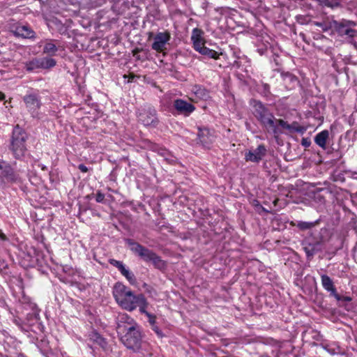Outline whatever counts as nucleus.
<instances>
[{"mask_svg": "<svg viewBox=\"0 0 357 357\" xmlns=\"http://www.w3.org/2000/svg\"><path fill=\"white\" fill-rule=\"evenodd\" d=\"M316 24L319 26H321V23H319V22H317Z\"/></svg>", "mask_w": 357, "mask_h": 357, "instance_id": "47", "label": "nucleus"}, {"mask_svg": "<svg viewBox=\"0 0 357 357\" xmlns=\"http://www.w3.org/2000/svg\"><path fill=\"white\" fill-rule=\"evenodd\" d=\"M203 34H204V32L202 30H201L198 28L193 29L192 31L191 38H190L191 41L195 42V41L203 40V38H202Z\"/></svg>", "mask_w": 357, "mask_h": 357, "instance_id": "30", "label": "nucleus"}, {"mask_svg": "<svg viewBox=\"0 0 357 357\" xmlns=\"http://www.w3.org/2000/svg\"><path fill=\"white\" fill-rule=\"evenodd\" d=\"M104 199H105V195L103 193H102L101 192L98 191L96 195V201L98 203H102V202H103Z\"/></svg>", "mask_w": 357, "mask_h": 357, "instance_id": "35", "label": "nucleus"}, {"mask_svg": "<svg viewBox=\"0 0 357 357\" xmlns=\"http://www.w3.org/2000/svg\"><path fill=\"white\" fill-rule=\"evenodd\" d=\"M321 280L323 288L335 299H340V295L337 293L336 288L331 278L328 275L323 274L321 275Z\"/></svg>", "mask_w": 357, "mask_h": 357, "instance_id": "16", "label": "nucleus"}, {"mask_svg": "<svg viewBox=\"0 0 357 357\" xmlns=\"http://www.w3.org/2000/svg\"><path fill=\"white\" fill-rule=\"evenodd\" d=\"M259 357H270V356H267V355H262V356H259Z\"/></svg>", "mask_w": 357, "mask_h": 357, "instance_id": "49", "label": "nucleus"}, {"mask_svg": "<svg viewBox=\"0 0 357 357\" xmlns=\"http://www.w3.org/2000/svg\"><path fill=\"white\" fill-rule=\"evenodd\" d=\"M137 117L139 122L145 126L155 127L158 123L157 112L150 105H144L138 110Z\"/></svg>", "mask_w": 357, "mask_h": 357, "instance_id": "8", "label": "nucleus"}, {"mask_svg": "<svg viewBox=\"0 0 357 357\" xmlns=\"http://www.w3.org/2000/svg\"><path fill=\"white\" fill-rule=\"evenodd\" d=\"M192 91L196 96V98L200 100H206L209 97L208 90H206L203 86L195 85L192 88Z\"/></svg>", "mask_w": 357, "mask_h": 357, "instance_id": "23", "label": "nucleus"}, {"mask_svg": "<svg viewBox=\"0 0 357 357\" xmlns=\"http://www.w3.org/2000/svg\"><path fill=\"white\" fill-rule=\"evenodd\" d=\"M329 137V132L327 130H324L321 132L317 133L314 137V142L319 147L323 149H326V142Z\"/></svg>", "mask_w": 357, "mask_h": 357, "instance_id": "20", "label": "nucleus"}, {"mask_svg": "<svg viewBox=\"0 0 357 357\" xmlns=\"http://www.w3.org/2000/svg\"><path fill=\"white\" fill-rule=\"evenodd\" d=\"M119 271L130 284H135L136 282L135 275L128 268H126V266L119 270Z\"/></svg>", "mask_w": 357, "mask_h": 357, "instance_id": "26", "label": "nucleus"}, {"mask_svg": "<svg viewBox=\"0 0 357 357\" xmlns=\"http://www.w3.org/2000/svg\"><path fill=\"white\" fill-rule=\"evenodd\" d=\"M91 1H92V3L96 6H101L105 1V0H91Z\"/></svg>", "mask_w": 357, "mask_h": 357, "instance_id": "39", "label": "nucleus"}, {"mask_svg": "<svg viewBox=\"0 0 357 357\" xmlns=\"http://www.w3.org/2000/svg\"><path fill=\"white\" fill-rule=\"evenodd\" d=\"M28 138L26 132L18 126H15L13 130L10 149L15 158L22 157L26 151V141Z\"/></svg>", "mask_w": 357, "mask_h": 357, "instance_id": "5", "label": "nucleus"}, {"mask_svg": "<svg viewBox=\"0 0 357 357\" xmlns=\"http://www.w3.org/2000/svg\"><path fill=\"white\" fill-rule=\"evenodd\" d=\"M338 301L350 302L352 298L350 296H342L340 295V299H336Z\"/></svg>", "mask_w": 357, "mask_h": 357, "instance_id": "37", "label": "nucleus"}, {"mask_svg": "<svg viewBox=\"0 0 357 357\" xmlns=\"http://www.w3.org/2000/svg\"><path fill=\"white\" fill-rule=\"evenodd\" d=\"M12 32L15 36L22 38H36V32L29 25L18 24L13 28Z\"/></svg>", "mask_w": 357, "mask_h": 357, "instance_id": "14", "label": "nucleus"}, {"mask_svg": "<svg viewBox=\"0 0 357 357\" xmlns=\"http://www.w3.org/2000/svg\"><path fill=\"white\" fill-rule=\"evenodd\" d=\"M275 125L277 128L278 125L282 128L288 130L291 132L303 133L305 130L303 127L300 126L296 122H294L292 124H289L287 121L282 119H276Z\"/></svg>", "mask_w": 357, "mask_h": 357, "instance_id": "18", "label": "nucleus"}, {"mask_svg": "<svg viewBox=\"0 0 357 357\" xmlns=\"http://www.w3.org/2000/svg\"><path fill=\"white\" fill-rule=\"evenodd\" d=\"M174 107L178 114L185 116H190L195 110V107L190 102L183 99H176L174 101Z\"/></svg>", "mask_w": 357, "mask_h": 357, "instance_id": "13", "label": "nucleus"}, {"mask_svg": "<svg viewBox=\"0 0 357 357\" xmlns=\"http://www.w3.org/2000/svg\"><path fill=\"white\" fill-rule=\"evenodd\" d=\"M146 308H147V306L142 307V309L140 310L139 312L141 314H145L146 316V317L148 318V321L151 326L155 324H156V316L147 312Z\"/></svg>", "mask_w": 357, "mask_h": 357, "instance_id": "29", "label": "nucleus"}, {"mask_svg": "<svg viewBox=\"0 0 357 357\" xmlns=\"http://www.w3.org/2000/svg\"><path fill=\"white\" fill-rule=\"evenodd\" d=\"M305 251H306L307 256H312L314 255L313 251H310L307 248H305Z\"/></svg>", "mask_w": 357, "mask_h": 357, "instance_id": "42", "label": "nucleus"}, {"mask_svg": "<svg viewBox=\"0 0 357 357\" xmlns=\"http://www.w3.org/2000/svg\"><path fill=\"white\" fill-rule=\"evenodd\" d=\"M331 24L340 36L354 37L356 31L351 29V27L356 25L355 22L343 19L340 21L333 20Z\"/></svg>", "mask_w": 357, "mask_h": 357, "instance_id": "9", "label": "nucleus"}, {"mask_svg": "<svg viewBox=\"0 0 357 357\" xmlns=\"http://www.w3.org/2000/svg\"><path fill=\"white\" fill-rule=\"evenodd\" d=\"M89 340L92 342L102 349H105L107 347V342L96 331H92L89 335Z\"/></svg>", "mask_w": 357, "mask_h": 357, "instance_id": "22", "label": "nucleus"}, {"mask_svg": "<svg viewBox=\"0 0 357 357\" xmlns=\"http://www.w3.org/2000/svg\"><path fill=\"white\" fill-rule=\"evenodd\" d=\"M215 135L213 131L210 130L207 128H198L197 139L203 146L208 148L213 142Z\"/></svg>", "mask_w": 357, "mask_h": 357, "instance_id": "12", "label": "nucleus"}, {"mask_svg": "<svg viewBox=\"0 0 357 357\" xmlns=\"http://www.w3.org/2000/svg\"><path fill=\"white\" fill-rule=\"evenodd\" d=\"M4 98H5L4 94L2 93L1 92H0V100H3Z\"/></svg>", "mask_w": 357, "mask_h": 357, "instance_id": "43", "label": "nucleus"}, {"mask_svg": "<svg viewBox=\"0 0 357 357\" xmlns=\"http://www.w3.org/2000/svg\"><path fill=\"white\" fill-rule=\"evenodd\" d=\"M200 54L207 56L208 58L214 59H218L220 56L218 52L207 47H205L203 50H202ZM220 54H222V53H220Z\"/></svg>", "mask_w": 357, "mask_h": 357, "instance_id": "27", "label": "nucleus"}, {"mask_svg": "<svg viewBox=\"0 0 357 357\" xmlns=\"http://www.w3.org/2000/svg\"><path fill=\"white\" fill-rule=\"evenodd\" d=\"M78 169L82 172H84V173H86L88 172L89 169L88 167L84 165V164H80L78 166Z\"/></svg>", "mask_w": 357, "mask_h": 357, "instance_id": "38", "label": "nucleus"}, {"mask_svg": "<svg viewBox=\"0 0 357 357\" xmlns=\"http://www.w3.org/2000/svg\"><path fill=\"white\" fill-rule=\"evenodd\" d=\"M40 68L43 69H48L56 66V61L51 57L40 58Z\"/></svg>", "mask_w": 357, "mask_h": 357, "instance_id": "25", "label": "nucleus"}, {"mask_svg": "<svg viewBox=\"0 0 357 357\" xmlns=\"http://www.w3.org/2000/svg\"><path fill=\"white\" fill-rule=\"evenodd\" d=\"M47 26L51 31H57L61 35L66 34L68 31V27L56 18L49 20Z\"/></svg>", "mask_w": 357, "mask_h": 357, "instance_id": "19", "label": "nucleus"}, {"mask_svg": "<svg viewBox=\"0 0 357 357\" xmlns=\"http://www.w3.org/2000/svg\"><path fill=\"white\" fill-rule=\"evenodd\" d=\"M139 52V49H135L134 51H133V55L135 56L136 55V53Z\"/></svg>", "mask_w": 357, "mask_h": 357, "instance_id": "44", "label": "nucleus"}, {"mask_svg": "<svg viewBox=\"0 0 357 357\" xmlns=\"http://www.w3.org/2000/svg\"><path fill=\"white\" fill-rule=\"evenodd\" d=\"M125 242L130 247V250L145 262H151L155 268L160 270H163L166 268L165 261L153 250L148 249L131 238L125 239Z\"/></svg>", "mask_w": 357, "mask_h": 357, "instance_id": "4", "label": "nucleus"}, {"mask_svg": "<svg viewBox=\"0 0 357 357\" xmlns=\"http://www.w3.org/2000/svg\"><path fill=\"white\" fill-rule=\"evenodd\" d=\"M24 68L28 72H33L36 70L41 68L40 58H34L30 61L25 62Z\"/></svg>", "mask_w": 357, "mask_h": 357, "instance_id": "24", "label": "nucleus"}, {"mask_svg": "<svg viewBox=\"0 0 357 357\" xmlns=\"http://www.w3.org/2000/svg\"><path fill=\"white\" fill-rule=\"evenodd\" d=\"M353 177H354V178H356V179H357V173H354V174H353Z\"/></svg>", "mask_w": 357, "mask_h": 357, "instance_id": "46", "label": "nucleus"}, {"mask_svg": "<svg viewBox=\"0 0 357 357\" xmlns=\"http://www.w3.org/2000/svg\"><path fill=\"white\" fill-rule=\"evenodd\" d=\"M23 101L26 109L31 113L33 117L38 116V111L42 105L41 98L39 93L33 90H29L26 94L23 97Z\"/></svg>", "mask_w": 357, "mask_h": 357, "instance_id": "6", "label": "nucleus"}, {"mask_svg": "<svg viewBox=\"0 0 357 357\" xmlns=\"http://www.w3.org/2000/svg\"><path fill=\"white\" fill-rule=\"evenodd\" d=\"M116 331L122 343L130 349L137 351L142 344V328L126 313H120L116 317Z\"/></svg>", "mask_w": 357, "mask_h": 357, "instance_id": "1", "label": "nucleus"}, {"mask_svg": "<svg viewBox=\"0 0 357 357\" xmlns=\"http://www.w3.org/2000/svg\"><path fill=\"white\" fill-rule=\"evenodd\" d=\"M253 114L259 121L261 126L268 132L274 135H278L281 132L276 127V118L269 109L265 106L261 102L258 100L252 101Z\"/></svg>", "mask_w": 357, "mask_h": 357, "instance_id": "3", "label": "nucleus"}, {"mask_svg": "<svg viewBox=\"0 0 357 357\" xmlns=\"http://www.w3.org/2000/svg\"><path fill=\"white\" fill-rule=\"evenodd\" d=\"M151 329L155 333L158 337H162L164 336L162 331L159 328L157 324L151 325Z\"/></svg>", "mask_w": 357, "mask_h": 357, "instance_id": "34", "label": "nucleus"}, {"mask_svg": "<svg viewBox=\"0 0 357 357\" xmlns=\"http://www.w3.org/2000/svg\"><path fill=\"white\" fill-rule=\"evenodd\" d=\"M301 144L304 147L307 148V147H309L310 146L311 142L307 138H303L302 140H301Z\"/></svg>", "mask_w": 357, "mask_h": 357, "instance_id": "36", "label": "nucleus"}, {"mask_svg": "<svg viewBox=\"0 0 357 357\" xmlns=\"http://www.w3.org/2000/svg\"><path fill=\"white\" fill-rule=\"evenodd\" d=\"M170 38L171 36L168 31L157 33L153 37V43L151 45V48L158 52H163L166 50V45L169 41Z\"/></svg>", "mask_w": 357, "mask_h": 357, "instance_id": "10", "label": "nucleus"}, {"mask_svg": "<svg viewBox=\"0 0 357 357\" xmlns=\"http://www.w3.org/2000/svg\"><path fill=\"white\" fill-rule=\"evenodd\" d=\"M136 58H137V60H141L142 59L140 56H137Z\"/></svg>", "mask_w": 357, "mask_h": 357, "instance_id": "48", "label": "nucleus"}, {"mask_svg": "<svg viewBox=\"0 0 357 357\" xmlns=\"http://www.w3.org/2000/svg\"><path fill=\"white\" fill-rule=\"evenodd\" d=\"M192 44H193L194 49L199 53H200L201 50H203L206 47L204 45V43L203 42V40L195 41V42H192Z\"/></svg>", "mask_w": 357, "mask_h": 357, "instance_id": "32", "label": "nucleus"}, {"mask_svg": "<svg viewBox=\"0 0 357 357\" xmlns=\"http://www.w3.org/2000/svg\"><path fill=\"white\" fill-rule=\"evenodd\" d=\"M267 149L264 144H260L257 149L249 150L245 153V160L248 162H259L266 155Z\"/></svg>", "mask_w": 357, "mask_h": 357, "instance_id": "11", "label": "nucleus"}, {"mask_svg": "<svg viewBox=\"0 0 357 357\" xmlns=\"http://www.w3.org/2000/svg\"><path fill=\"white\" fill-rule=\"evenodd\" d=\"M109 263L111 265L117 268L119 271L121 270L125 266L122 261L116 260L114 259H110L109 260Z\"/></svg>", "mask_w": 357, "mask_h": 357, "instance_id": "33", "label": "nucleus"}, {"mask_svg": "<svg viewBox=\"0 0 357 357\" xmlns=\"http://www.w3.org/2000/svg\"><path fill=\"white\" fill-rule=\"evenodd\" d=\"M263 87H264L265 94L267 95L268 93H269V89H270L269 85L267 84H264L263 85Z\"/></svg>", "mask_w": 357, "mask_h": 357, "instance_id": "40", "label": "nucleus"}, {"mask_svg": "<svg viewBox=\"0 0 357 357\" xmlns=\"http://www.w3.org/2000/svg\"><path fill=\"white\" fill-rule=\"evenodd\" d=\"M354 251H356V250H357V242L356 243V245H355V246H354Z\"/></svg>", "mask_w": 357, "mask_h": 357, "instance_id": "45", "label": "nucleus"}, {"mask_svg": "<svg viewBox=\"0 0 357 357\" xmlns=\"http://www.w3.org/2000/svg\"><path fill=\"white\" fill-rule=\"evenodd\" d=\"M39 47H43V53L50 56H55L59 50L56 40L50 38L41 40Z\"/></svg>", "mask_w": 357, "mask_h": 357, "instance_id": "15", "label": "nucleus"}, {"mask_svg": "<svg viewBox=\"0 0 357 357\" xmlns=\"http://www.w3.org/2000/svg\"><path fill=\"white\" fill-rule=\"evenodd\" d=\"M0 240H1V241L7 240L6 235L1 230H0Z\"/></svg>", "mask_w": 357, "mask_h": 357, "instance_id": "41", "label": "nucleus"}, {"mask_svg": "<svg viewBox=\"0 0 357 357\" xmlns=\"http://www.w3.org/2000/svg\"><path fill=\"white\" fill-rule=\"evenodd\" d=\"M0 181L3 183H13L21 181V178L11 165L0 158Z\"/></svg>", "mask_w": 357, "mask_h": 357, "instance_id": "7", "label": "nucleus"}, {"mask_svg": "<svg viewBox=\"0 0 357 357\" xmlns=\"http://www.w3.org/2000/svg\"><path fill=\"white\" fill-rule=\"evenodd\" d=\"M319 4L321 6H326L331 8H334L340 6V0H319Z\"/></svg>", "mask_w": 357, "mask_h": 357, "instance_id": "28", "label": "nucleus"}, {"mask_svg": "<svg viewBox=\"0 0 357 357\" xmlns=\"http://www.w3.org/2000/svg\"><path fill=\"white\" fill-rule=\"evenodd\" d=\"M22 303H27L29 307L32 310L31 313L27 314V321H31L30 324L38 322L40 320L39 310L35 303L30 301L29 298L24 297L21 301Z\"/></svg>", "mask_w": 357, "mask_h": 357, "instance_id": "17", "label": "nucleus"}, {"mask_svg": "<svg viewBox=\"0 0 357 357\" xmlns=\"http://www.w3.org/2000/svg\"><path fill=\"white\" fill-rule=\"evenodd\" d=\"M153 150L162 156L168 163L173 164L176 161V158L166 149L154 145Z\"/></svg>", "mask_w": 357, "mask_h": 357, "instance_id": "21", "label": "nucleus"}, {"mask_svg": "<svg viewBox=\"0 0 357 357\" xmlns=\"http://www.w3.org/2000/svg\"><path fill=\"white\" fill-rule=\"evenodd\" d=\"M113 296L116 303L123 310L132 312L137 307L139 310L149 303L142 294H135L128 287L121 282H116L112 290Z\"/></svg>", "mask_w": 357, "mask_h": 357, "instance_id": "2", "label": "nucleus"}, {"mask_svg": "<svg viewBox=\"0 0 357 357\" xmlns=\"http://www.w3.org/2000/svg\"><path fill=\"white\" fill-rule=\"evenodd\" d=\"M316 224V222H303L299 221L297 223V227L301 230H307L312 228Z\"/></svg>", "mask_w": 357, "mask_h": 357, "instance_id": "31", "label": "nucleus"}]
</instances>
